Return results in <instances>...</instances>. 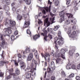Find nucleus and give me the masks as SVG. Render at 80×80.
Segmentation results:
<instances>
[{
	"label": "nucleus",
	"mask_w": 80,
	"mask_h": 80,
	"mask_svg": "<svg viewBox=\"0 0 80 80\" xmlns=\"http://www.w3.org/2000/svg\"><path fill=\"white\" fill-rule=\"evenodd\" d=\"M37 61L35 60L34 59H33L32 61V63L30 65L31 69L30 71L28 72V73L26 77V78H27V79H28V78H31V77H32V76H33V75H35V72H33L34 71V70H35V69H36L33 68V65H34V64H35V65L36 66L37 65Z\"/></svg>",
	"instance_id": "nucleus-1"
},
{
	"label": "nucleus",
	"mask_w": 80,
	"mask_h": 80,
	"mask_svg": "<svg viewBox=\"0 0 80 80\" xmlns=\"http://www.w3.org/2000/svg\"><path fill=\"white\" fill-rule=\"evenodd\" d=\"M66 52V51H65V49L62 48L60 51V53L57 55V57H61L63 59H65V53Z\"/></svg>",
	"instance_id": "nucleus-2"
},
{
	"label": "nucleus",
	"mask_w": 80,
	"mask_h": 80,
	"mask_svg": "<svg viewBox=\"0 0 80 80\" xmlns=\"http://www.w3.org/2000/svg\"><path fill=\"white\" fill-rule=\"evenodd\" d=\"M0 38L1 40L2 41V42H1V45H0V51L2 50L1 47H3V45L5 44V40L3 38V35L1 34Z\"/></svg>",
	"instance_id": "nucleus-3"
},
{
	"label": "nucleus",
	"mask_w": 80,
	"mask_h": 80,
	"mask_svg": "<svg viewBox=\"0 0 80 80\" xmlns=\"http://www.w3.org/2000/svg\"><path fill=\"white\" fill-rule=\"evenodd\" d=\"M43 32L44 33H41V35H43V36H45L44 38V40H45V41H47V33H48V32H47V30H45V29H44L43 30Z\"/></svg>",
	"instance_id": "nucleus-4"
},
{
	"label": "nucleus",
	"mask_w": 80,
	"mask_h": 80,
	"mask_svg": "<svg viewBox=\"0 0 80 80\" xmlns=\"http://www.w3.org/2000/svg\"><path fill=\"white\" fill-rule=\"evenodd\" d=\"M41 55L42 57H44L45 61H47V57H50V55L48 53L46 52L45 53V55L43 53H41Z\"/></svg>",
	"instance_id": "nucleus-5"
},
{
	"label": "nucleus",
	"mask_w": 80,
	"mask_h": 80,
	"mask_svg": "<svg viewBox=\"0 0 80 80\" xmlns=\"http://www.w3.org/2000/svg\"><path fill=\"white\" fill-rule=\"evenodd\" d=\"M9 62L7 61H0V66H3L4 64H8Z\"/></svg>",
	"instance_id": "nucleus-6"
},
{
	"label": "nucleus",
	"mask_w": 80,
	"mask_h": 80,
	"mask_svg": "<svg viewBox=\"0 0 80 80\" xmlns=\"http://www.w3.org/2000/svg\"><path fill=\"white\" fill-rule=\"evenodd\" d=\"M22 16L20 14H18L17 18V20L18 21H21V20H22Z\"/></svg>",
	"instance_id": "nucleus-7"
},
{
	"label": "nucleus",
	"mask_w": 80,
	"mask_h": 80,
	"mask_svg": "<svg viewBox=\"0 0 80 80\" xmlns=\"http://www.w3.org/2000/svg\"><path fill=\"white\" fill-rule=\"evenodd\" d=\"M30 22L29 21H28L26 22L25 21L24 24V28H27L28 27H29V25H30Z\"/></svg>",
	"instance_id": "nucleus-8"
},
{
	"label": "nucleus",
	"mask_w": 80,
	"mask_h": 80,
	"mask_svg": "<svg viewBox=\"0 0 80 80\" xmlns=\"http://www.w3.org/2000/svg\"><path fill=\"white\" fill-rule=\"evenodd\" d=\"M55 39H57L56 40V41L54 42V43L55 44V48L56 50H58V44H57V41L58 40V38H57V37H55Z\"/></svg>",
	"instance_id": "nucleus-9"
},
{
	"label": "nucleus",
	"mask_w": 80,
	"mask_h": 80,
	"mask_svg": "<svg viewBox=\"0 0 80 80\" xmlns=\"http://www.w3.org/2000/svg\"><path fill=\"white\" fill-rule=\"evenodd\" d=\"M45 24H47L48 26H49L50 25V22H48V18H46L44 20V25Z\"/></svg>",
	"instance_id": "nucleus-10"
},
{
	"label": "nucleus",
	"mask_w": 80,
	"mask_h": 80,
	"mask_svg": "<svg viewBox=\"0 0 80 80\" xmlns=\"http://www.w3.org/2000/svg\"><path fill=\"white\" fill-rule=\"evenodd\" d=\"M10 23L11 25H12V26L11 27L12 28H13V26H15L16 25V22H15V21L13 20H10Z\"/></svg>",
	"instance_id": "nucleus-11"
},
{
	"label": "nucleus",
	"mask_w": 80,
	"mask_h": 80,
	"mask_svg": "<svg viewBox=\"0 0 80 80\" xmlns=\"http://www.w3.org/2000/svg\"><path fill=\"white\" fill-rule=\"evenodd\" d=\"M15 75L16 76H18L20 74V71L19 69L17 68L15 70Z\"/></svg>",
	"instance_id": "nucleus-12"
},
{
	"label": "nucleus",
	"mask_w": 80,
	"mask_h": 80,
	"mask_svg": "<svg viewBox=\"0 0 80 80\" xmlns=\"http://www.w3.org/2000/svg\"><path fill=\"white\" fill-rule=\"evenodd\" d=\"M13 68H12L9 70V73L11 75H12L14 77H15V74L14 73H13Z\"/></svg>",
	"instance_id": "nucleus-13"
},
{
	"label": "nucleus",
	"mask_w": 80,
	"mask_h": 80,
	"mask_svg": "<svg viewBox=\"0 0 80 80\" xmlns=\"http://www.w3.org/2000/svg\"><path fill=\"white\" fill-rule=\"evenodd\" d=\"M20 64L21 65V68H22V69H25V67H26V65H25V63L23 62H20Z\"/></svg>",
	"instance_id": "nucleus-14"
},
{
	"label": "nucleus",
	"mask_w": 80,
	"mask_h": 80,
	"mask_svg": "<svg viewBox=\"0 0 80 80\" xmlns=\"http://www.w3.org/2000/svg\"><path fill=\"white\" fill-rule=\"evenodd\" d=\"M32 58H33V54L32 53H31L29 54L27 60L28 61H30V60H31L32 59Z\"/></svg>",
	"instance_id": "nucleus-15"
},
{
	"label": "nucleus",
	"mask_w": 80,
	"mask_h": 80,
	"mask_svg": "<svg viewBox=\"0 0 80 80\" xmlns=\"http://www.w3.org/2000/svg\"><path fill=\"white\" fill-rule=\"evenodd\" d=\"M78 4V2L76 1L74 4V9L75 10H77L78 9V7H79V5Z\"/></svg>",
	"instance_id": "nucleus-16"
},
{
	"label": "nucleus",
	"mask_w": 80,
	"mask_h": 80,
	"mask_svg": "<svg viewBox=\"0 0 80 80\" xmlns=\"http://www.w3.org/2000/svg\"><path fill=\"white\" fill-rule=\"evenodd\" d=\"M40 34H36L33 37V38L34 40H36L37 38H40Z\"/></svg>",
	"instance_id": "nucleus-17"
},
{
	"label": "nucleus",
	"mask_w": 80,
	"mask_h": 80,
	"mask_svg": "<svg viewBox=\"0 0 80 80\" xmlns=\"http://www.w3.org/2000/svg\"><path fill=\"white\" fill-rule=\"evenodd\" d=\"M58 43L60 46H62V45H63L64 43L63 40H60L58 41Z\"/></svg>",
	"instance_id": "nucleus-18"
},
{
	"label": "nucleus",
	"mask_w": 80,
	"mask_h": 80,
	"mask_svg": "<svg viewBox=\"0 0 80 80\" xmlns=\"http://www.w3.org/2000/svg\"><path fill=\"white\" fill-rule=\"evenodd\" d=\"M56 61L57 63L59 64L60 63L62 62V59H61V58L58 57V58H57L56 60Z\"/></svg>",
	"instance_id": "nucleus-19"
},
{
	"label": "nucleus",
	"mask_w": 80,
	"mask_h": 80,
	"mask_svg": "<svg viewBox=\"0 0 80 80\" xmlns=\"http://www.w3.org/2000/svg\"><path fill=\"white\" fill-rule=\"evenodd\" d=\"M3 12H0V22H2L3 19Z\"/></svg>",
	"instance_id": "nucleus-20"
},
{
	"label": "nucleus",
	"mask_w": 80,
	"mask_h": 80,
	"mask_svg": "<svg viewBox=\"0 0 80 80\" xmlns=\"http://www.w3.org/2000/svg\"><path fill=\"white\" fill-rule=\"evenodd\" d=\"M61 77L62 78H65L66 77V74L65 73V72L63 71L61 73Z\"/></svg>",
	"instance_id": "nucleus-21"
},
{
	"label": "nucleus",
	"mask_w": 80,
	"mask_h": 80,
	"mask_svg": "<svg viewBox=\"0 0 80 80\" xmlns=\"http://www.w3.org/2000/svg\"><path fill=\"white\" fill-rule=\"evenodd\" d=\"M13 28H12L11 26H10L9 28V29H8V34H11V33H12V30H11V29H13Z\"/></svg>",
	"instance_id": "nucleus-22"
},
{
	"label": "nucleus",
	"mask_w": 80,
	"mask_h": 80,
	"mask_svg": "<svg viewBox=\"0 0 80 80\" xmlns=\"http://www.w3.org/2000/svg\"><path fill=\"white\" fill-rule=\"evenodd\" d=\"M74 52H75V50H74V49L70 50L69 52V55H71V56H72L73 54L74 53Z\"/></svg>",
	"instance_id": "nucleus-23"
},
{
	"label": "nucleus",
	"mask_w": 80,
	"mask_h": 80,
	"mask_svg": "<svg viewBox=\"0 0 80 80\" xmlns=\"http://www.w3.org/2000/svg\"><path fill=\"white\" fill-rule=\"evenodd\" d=\"M67 15L68 18H73V15L72 14L68 13L67 14Z\"/></svg>",
	"instance_id": "nucleus-24"
},
{
	"label": "nucleus",
	"mask_w": 80,
	"mask_h": 80,
	"mask_svg": "<svg viewBox=\"0 0 80 80\" xmlns=\"http://www.w3.org/2000/svg\"><path fill=\"white\" fill-rule=\"evenodd\" d=\"M54 5L55 6H58L59 4V1L58 0H55L54 1Z\"/></svg>",
	"instance_id": "nucleus-25"
},
{
	"label": "nucleus",
	"mask_w": 80,
	"mask_h": 80,
	"mask_svg": "<svg viewBox=\"0 0 80 80\" xmlns=\"http://www.w3.org/2000/svg\"><path fill=\"white\" fill-rule=\"evenodd\" d=\"M59 25H57L56 26H55L53 28V30L54 31H57L58 29L59 28Z\"/></svg>",
	"instance_id": "nucleus-26"
},
{
	"label": "nucleus",
	"mask_w": 80,
	"mask_h": 80,
	"mask_svg": "<svg viewBox=\"0 0 80 80\" xmlns=\"http://www.w3.org/2000/svg\"><path fill=\"white\" fill-rule=\"evenodd\" d=\"M27 5H30L31 3V0H26L25 1Z\"/></svg>",
	"instance_id": "nucleus-27"
},
{
	"label": "nucleus",
	"mask_w": 80,
	"mask_h": 80,
	"mask_svg": "<svg viewBox=\"0 0 80 80\" xmlns=\"http://www.w3.org/2000/svg\"><path fill=\"white\" fill-rule=\"evenodd\" d=\"M59 15L61 17H64V12L62 11L60 12L59 13Z\"/></svg>",
	"instance_id": "nucleus-28"
},
{
	"label": "nucleus",
	"mask_w": 80,
	"mask_h": 80,
	"mask_svg": "<svg viewBox=\"0 0 80 80\" xmlns=\"http://www.w3.org/2000/svg\"><path fill=\"white\" fill-rule=\"evenodd\" d=\"M64 17H62L60 18V22L62 23L63 21H64Z\"/></svg>",
	"instance_id": "nucleus-29"
},
{
	"label": "nucleus",
	"mask_w": 80,
	"mask_h": 80,
	"mask_svg": "<svg viewBox=\"0 0 80 80\" xmlns=\"http://www.w3.org/2000/svg\"><path fill=\"white\" fill-rule=\"evenodd\" d=\"M71 64L68 65L66 67V68L67 69V70H69V69H70L71 68Z\"/></svg>",
	"instance_id": "nucleus-30"
},
{
	"label": "nucleus",
	"mask_w": 80,
	"mask_h": 80,
	"mask_svg": "<svg viewBox=\"0 0 80 80\" xmlns=\"http://www.w3.org/2000/svg\"><path fill=\"white\" fill-rule=\"evenodd\" d=\"M55 66V63L53 61H52L51 62V67L52 68H53Z\"/></svg>",
	"instance_id": "nucleus-31"
},
{
	"label": "nucleus",
	"mask_w": 80,
	"mask_h": 80,
	"mask_svg": "<svg viewBox=\"0 0 80 80\" xmlns=\"http://www.w3.org/2000/svg\"><path fill=\"white\" fill-rule=\"evenodd\" d=\"M47 30L48 32H50V33H52L53 32V29L52 28H50L49 29V28H47Z\"/></svg>",
	"instance_id": "nucleus-32"
},
{
	"label": "nucleus",
	"mask_w": 80,
	"mask_h": 80,
	"mask_svg": "<svg viewBox=\"0 0 80 80\" xmlns=\"http://www.w3.org/2000/svg\"><path fill=\"white\" fill-rule=\"evenodd\" d=\"M55 20V17L50 18V20L52 22V23H54V20Z\"/></svg>",
	"instance_id": "nucleus-33"
},
{
	"label": "nucleus",
	"mask_w": 80,
	"mask_h": 80,
	"mask_svg": "<svg viewBox=\"0 0 80 80\" xmlns=\"http://www.w3.org/2000/svg\"><path fill=\"white\" fill-rule=\"evenodd\" d=\"M45 9L47 12H50V8H45Z\"/></svg>",
	"instance_id": "nucleus-34"
},
{
	"label": "nucleus",
	"mask_w": 80,
	"mask_h": 80,
	"mask_svg": "<svg viewBox=\"0 0 80 80\" xmlns=\"http://www.w3.org/2000/svg\"><path fill=\"white\" fill-rule=\"evenodd\" d=\"M71 35H74V36H77V32H75V31H74L71 34Z\"/></svg>",
	"instance_id": "nucleus-35"
},
{
	"label": "nucleus",
	"mask_w": 80,
	"mask_h": 80,
	"mask_svg": "<svg viewBox=\"0 0 80 80\" xmlns=\"http://www.w3.org/2000/svg\"><path fill=\"white\" fill-rule=\"evenodd\" d=\"M6 4H7V5H10V0H6Z\"/></svg>",
	"instance_id": "nucleus-36"
},
{
	"label": "nucleus",
	"mask_w": 80,
	"mask_h": 80,
	"mask_svg": "<svg viewBox=\"0 0 80 80\" xmlns=\"http://www.w3.org/2000/svg\"><path fill=\"white\" fill-rule=\"evenodd\" d=\"M30 50L29 48H28L26 49V52L27 53H29V52H30Z\"/></svg>",
	"instance_id": "nucleus-37"
},
{
	"label": "nucleus",
	"mask_w": 80,
	"mask_h": 80,
	"mask_svg": "<svg viewBox=\"0 0 80 80\" xmlns=\"http://www.w3.org/2000/svg\"><path fill=\"white\" fill-rule=\"evenodd\" d=\"M47 72H48V73H50V72H51V69L49 67H48L47 68Z\"/></svg>",
	"instance_id": "nucleus-38"
},
{
	"label": "nucleus",
	"mask_w": 80,
	"mask_h": 80,
	"mask_svg": "<svg viewBox=\"0 0 80 80\" xmlns=\"http://www.w3.org/2000/svg\"><path fill=\"white\" fill-rule=\"evenodd\" d=\"M13 77L14 78H15V80H17L20 79V77H16V75H15V74L14 77Z\"/></svg>",
	"instance_id": "nucleus-39"
},
{
	"label": "nucleus",
	"mask_w": 80,
	"mask_h": 80,
	"mask_svg": "<svg viewBox=\"0 0 80 80\" xmlns=\"http://www.w3.org/2000/svg\"><path fill=\"white\" fill-rule=\"evenodd\" d=\"M37 52H35L34 55L36 56V58L37 59H38V53H37V51H36Z\"/></svg>",
	"instance_id": "nucleus-40"
},
{
	"label": "nucleus",
	"mask_w": 80,
	"mask_h": 80,
	"mask_svg": "<svg viewBox=\"0 0 80 80\" xmlns=\"http://www.w3.org/2000/svg\"><path fill=\"white\" fill-rule=\"evenodd\" d=\"M71 68L72 69H75V65L72 64V66H71Z\"/></svg>",
	"instance_id": "nucleus-41"
},
{
	"label": "nucleus",
	"mask_w": 80,
	"mask_h": 80,
	"mask_svg": "<svg viewBox=\"0 0 80 80\" xmlns=\"http://www.w3.org/2000/svg\"><path fill=\"white\" fill-rule=\"evenodd\" d=\"M67 33L68 34L69 37H71V36H70V33H71V30H68V32H67Z\"/></svg>",
	"instance_id": "nucleus-42"
},
{
	"label": "nucleus",
	"mask_w": 80,
	"mask_h": 80,
	"mask_svg": "<svg viewBox=\"0 0 80 80\" xmlns=\"http://www.w3.org/2000/svg\"><path fill=\"white\" fill-rule=\"evenodd\" d=\"M27 34H29V35H30V34H31V32L30 31V30H29V29L27 30Z\"/></svg>",
	"instance_id": "nucleus-43"
},
{
	"label": "nucleus",
	"mask_w": 80,
	"mask_h": 80,
	"mask_svg": "<svg viewBox=\"0 0 80 80\" xmlns=\"http://www.w3.org/2000/svg\"><path fill=\"white\" fill-rule=\"evenodd\" d=\"M3 52H4V51H3L2 54H1V56L2 58L4 59V57H5V56L3 55Z\"/></svg>",
	"instance_id": "nucleus-44"
},
{
	"label": "nucleus",
	"mask_w": 80,
	"mask_h": 80,
	"mask_svg": "<svg viewBox=\"0 0 80 80\" xmlns=\"http://www.w3.org/2000/svg\"><path fill=\"white\" fill-rule=\"evenodd\" d=\"M11 38L12 40H14L15 39V36H14V35H12L11 37Z\"/></svg>",
	"instance_id": "nucleus-45"
},
{
	"label": "nucleus",
	"mask_w": 80,
	"mask_h": 80,
	"mask_svg": "<svg viewBox=\"0 0 80 80\" xmlns=\"http://www.w3.org/2000/svg\"><path fill=\"white\" fill-rule=\"evenodd\" d=\"M74 74L72 73L69 76V78H71L72 77H74Z\"/></svg>",
	"instance_id": "nucleus-46"
},
{
	"label": "nucleus",
	"mask_w": 80,
	"mask_h": 80,
	"mask_svg": "<svg viewBox=\"0 0 80 80\" xmlns=\"http://www.w3.org/2000/svg\"><path fill=\"white\" fill-rule=\"evenodd\" d=\"M61 31H60V30H59L58 31V36H60V35H61Z\"/></svg>",
	"instance_id": "nucleus-47"
},
{
	"label": "nucleus",
	"mask_w": 80,
	"mask_h": 80,
	"mask_svg": "<svg viewBox=\"0 0 80 80\" xmlns=\"http://www.w3.org/2000/svg\"><path fill=\"white\" fill-rule=\"evenodd\" d=\"M18 34V31L16 30L14 32V35H17Z\"/></svg>",
	"instance_id": "nucleus-48"
},
{
	"label": "nucleus",
	"mask_w": 80,
	"mask_h": 80,
	"mask_svg": "<svg viewBox=\"0 0 80 80\" xmlns=\"http://www.w3.org/2000/svg\"><path fill=\"white\" fill-rule=\"evenodd\" d=\"M58 38L59 40H63V38H62V36L61 35L60 36H58Z\"/></svg>",
	"instance_id": "nucleus-49"
},
{
	"label": "nucleus",
	"mask_w": 80,
	"mask_h": 80,
	"mask_svg": "<svg viewBox=\"0 0 80 80\" xmlns=\"http://www.w3.org/2000/svg\"><path fill=\"white\" fill-rule=\"evenodd\" d=\"M48 37L50 38L51 40H52V35L50 34H48Z\"/></svg>",
	"instance_id": "nucleus-50"
},
{
	"label": "nucleus",
	"mask_w": 80,
	"mask_h": 80,
	"mask_svg": "<svg viewBox=\"0 0 80 80\" xmlns=\"http://www.w3.org/2000/svg\"><path fill=\"white\" fill-rule=\"evenodd\" d=\"M3 75H4V73L3 72H2L0 73V77H3Z\"/></svg>",
	"instance_id": "nucleus-51"
},
{
	"label": "nucleus",
	"mask_w": 80,
	"mask_h": 80,
	"mask_svg": "<svg viewBox=\"0 0 80 80\" xmlns=\"http://www.w3.org/2000/svg\"><path fill=\"white\" fill-rule=\"evenodd\" d=\"M76 79L77 80H80V77L77 76L76 77Z\"/></svg>",
	"instance_id": "nucleus-52"
},
{
	"label": "nucleus",
	"mask_w": 80,
	"mask_h": 80,
	"mask_svg": "<svg viewBox=\"0 0 80 80\" xmlns=\"http://www.w3.org/2000/svg\"><path fill=\"white\" fill-rule=\"evenodd\" d=\"M51 79L52 80H55V77L53 76L51 77Z\"/></svg>",
	"instance_id": "nucleus-53"
},
{
	"label": "nucleus",
	"mask_w": 80,
	"mask_h": 80,
	"mask_svg": "<svg viewBox=\"0 0 80 80\" xmlns=\"http://www.w3.org/2000/svg\"><path fill=\"white\" fill-rule=\"evenodd\" d=\"M70 0H67L66 5H68V4H70Z\"/></svg>",
	"instance_id": "nucleus-54"
},
{
	"label": "nucleus",
	"mask_w": 80,
	"mask_h": 80,
	"mask_svg": "<svg viewBox=\"0 0 80 80\" xmlns=\"http://www.w3.org/2000/svg\"><path fill=\"white\" fill-rule=\"evenodd\" d=\"M9 29V28H6L5 29L4 31V32L5 33L6 32L8 31V29Z\"/></svg>",
	"instance_id": "nucleus-55"
},
{
	"label": "nucleus",
	"mask_w": 80,
	"mask_h": 80,
	"mask_svg": "<svg viewBox=\"0 0 80 80\" xmlns=\"http://www.w3.org/2000/svg\"><path fill=\"white\" fill-rule=\"evenodd\" d=\"M42 12L44 15L46 14V11L45 9H43L42 11Z\"/></svg>",
	"instance_id": "nucleus-56"
},
{
	"label": "nucleus",
	"mask_w": 80,
	"mask_h": 80,
	"mask_svg": "<svg viewBox=\"0 0 80 80\" xmlns=\"http://www.w3.org/2000/svg\"><path fill=\"white\" fill-rule=\"evenodd\" d=\"M77 69H80V63H79L78 65L77 66Z\"/></svg>",
	"instance_id": "nucleus-57"
},
{
	"label": "nucleus",
	"mask_w": 80,
	"mask_h": 80,
	"mask_svg": "<svg viewBox=\"0 0 80 80\" xmlns=\"http://www.w3.org/2000/svg\"><path fill=\"white\" fill-rule=\"evenodd\" d=\"M22 58H18V62H20L21 61H22Z\"/></svg>",
	"instance_id": "nucleus-58"
},
{
	"label": "nucleus",
	"mask_w": 80,
	"mask_h": 80,
	"mask_svg": "<svg viewBox=\"0 0 80 80\" xmlns=\"http://www.w3.org/2000/svg\"><path fill=\"white\" fill-rule=\"evenodd\" d=\"M15 65L16 66H18V62L16 61H15Z\"/></svg>",
	"instance_id": "nucleus-59"
},
{
	"label": "nucleus",
	"mask_w": 80,
	"mask_h": 80,
	"mask_svg": "<svg viewBox=\"0 0 80 80\" xmlns=\"http://www.w3.org/2000/svg\"><path fill=\"white\" fill-rule=\"evenodd\" d=\"M12 10H13V11H15L16 10L15 7H13V8H12Z\"/></svg>",
	"instance_id": "nucleus-60"
},
{
	"label": "nucleus",
	"mask_w": 80,
	"mask_h": 80,
	"mask_svg": "<svg viewBox=\"0 0 80 80\" xmlns=\"http://www.w3.org/2000/svg\"><path fill=\"white\" fill-rule=\"evenodd\" d=\"M11 77H12V76H10V75H8V77H7V78L8 79H10V78H11Z\"/></svg>",
	"instance_id": "nucleus-61"
},
{
	"label": "nucleus",
	"mask_w": 80,
	"mask_h": 80,
	"mask_svg": "<svg viewBox=\"0 0 80 80\" xmlns=\"http://www.w3.org/2000/svg\"><path fill=\"white\" fill-rule=\"evenodd\" d=\"M18 57L19 58H22V55L20 53H19L18 55Z\"/></svg>",
	"instance_id": "nucleus-62"
},
{
	"label": "nucleus",
	"mask_w": 80,
	"mask_h": 80,
	"mask_svg": "<svg viewBox=\"0 0 80 80\" xmlns=\"http://www.w3.org/2000/svg\"><path fill=\"white\" fill-rule=\"evenodd\" d=\"M72 30H75V28H76V27H75V26H74L72 27Z\"/></svg>",
	"instance_id": "nucleus-63"
},
{
	"label": "nucleus",
	"mask_w": 80,
	"mask_h": 80,
	"mask_svg": "<svg viewBox=\"0 0 80 80\" xmlns=\"http://www.w3.org/2000/svg\"><path fill=\"white\" fill-rule=\"evenodd\" d=\"M51 55H52V56H54V51H52V52Z\"/></svg>",
	"instance_id": "nucleus-64"
}]
</instances>
